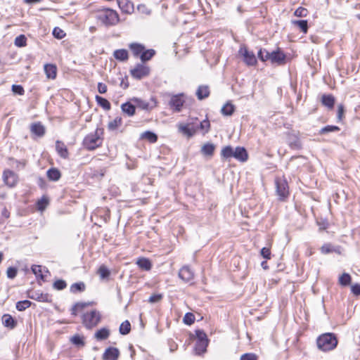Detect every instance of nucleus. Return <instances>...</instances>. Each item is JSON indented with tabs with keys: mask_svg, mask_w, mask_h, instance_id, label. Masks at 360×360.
Here are the masks:
<instances>
[{
	"mask_svg": "<svg viewBox=\"0 0 360 360\" xmlns=\"http://www.w3.org/2000/svg\"><path fill=\"white\" fill-rule=\"evenodd\" d=\"M352 292L356 296H360V284L355 283L351 286Z\"/></svg>",
	"mask_w": 360,
	"mask_h": 360,
	"instance_id": "61",
	"label": "nucleus"
},
{
	"mask_svg": "<svg viewBox=\"0 0 360 360\" xmlns=\"http://www.w3.org/2000/svg\"><path fill=\"white\" fill-rule=\"evenodd\" d=\"M12 90L15 94L18 95H23L25 92L24 89L21 85L13 84L12 86Z\"/></svg>",
	"mask_w": 360,
	"mask_h": 360,
	"instance_id": "59",
	"label": "nucleus"
},
{
	"mask_svg": "<svg viewBox=\"0 0 360 360\" xmlns=\"http://www.w3.org/2000/svg\"><path fill=\"white\" fill-rule=\"evenodd\" d=\"M352 282V276L348 273H343L338 278V283L341 286H347Z\"/></svg>",
	"mask_w": 360,
	"mask_h": 360,
	"instance_id": "36",
	"label": "nucleus"
},
{
	"mask_svg": "<svg viewBox=\"0 0 360 360\" xmlns=\"http://www.w3.org/2000/svg\"><path fill=\"white\" fill-rule=\"evenodd\" d=\"M96 101L97 103L103 108L105 110H110L111 105L110 103L105 98H103L100 96H96Z\"/></svg>",
	"mask_w": 360,
	"mask_h": 360,
	"instance_id": "39",
	"label": "nucleus"
},
{
	"mask_svg": "<svg viewBox=\"0 0 360 360\" xmlns=\"http://www.w3.org/2000/svg\"><path fill=\"white\" fill-rule=\"evenodd\" d=\"M18 274V269L15 267L10 266L7 269L6 275L8 278L13 279Z\"/></svg>",
	"mask_w": 360,
	"mask_h": 360,
	"instance_id": "57",
	"label": "nucleus"
},
{
	"mask_svg": "<svg viewBox=\"0 0 360 360\" xmlns=\"http://www.w3.org/2000/svg\"><path fill=\"white\" fill-rule=\"evenodd\" d=\"M288 146L291 149L300 150L302 148V143L297 134L288 133Z\"/></svg>",
	"mask_w": 360,
	"mask_h": 360,
	"instance_id": "16",
	"label": "nucleus"
},
{
	"mask_svg": "<svg viewBox=\"0 0 360 360\" xmlns=\"http://www.w3.org/2000/svg\"><path fill=\"white\" fill-rule=\"evenodd\" d=\"M56 150L59 156L63 159H67L69 156L68 150L65 144L60 141H56Z\"/></svg>",
	"mask_w": 360,
	"mask_h": 360,
	"instance_id": "19",
	"label": "nucleus"
},
{
	"mask_svg": "<svg viewBox=\"0 0 360 360\" xmlns=\"http://www.w3.org/2000/svg\"><path fill=\"white\" fill-rule=\"evenodd\" d=\"M276 191L281 201H285L289 196V186L284 175L275 179Z\"/></svg>",
	"mask_w": 360,
	"mask_h": 360,
	"instance_id": "6",
	"label": "nucleus"
},
{
	"mask_svg": "<svg viewBox=\"0 0 360 360\" xmlns=\"http://www.w3.org/2000/svg\"><path fill=\"white\" fill-rule=\"evenodd\" d=\"M53 288L58 290H62L67 287V283L64 280L59 279L53 284Z\"/></svg>",
	"mask_w": 360,
	"mask_h": 360,
	"instance_id": "53",
	"label": "nucleus"
},
{
	"mask_svg": "<svg viewBox=\"0 0 360 360\" xmlns=\"http://www.w3.org/2000/svg\"><path fill=\"white\" fill-rule=\"evenodd\" d=\"M179 133L191 138L198 131V126L194 122V118H189L187 122H179L176 124Z\"/></svg>",
	"mask_w": 360,
	"mask_h": 360,
	"instance_id": "7",
	"label": "nucleus"
},
{
	"mask_svg": "<svg viewBox=\"0 0 360 360\" xmlns=\"http://www.w3.org/2000/svg\"><path fill=\"white\" fill-rule=\"evenodd\" d=\"M47 177L51 181H58L61 176L60 172L57 168H51L46 172Z\"/></svg>",
	"mask_w": 360,
	"mask_h": 360,
	"instance_id": "32",
	"label": "nucleus"
},
{
	"mask_svg": "<svg viewBox=\"0 0 360 360\" xmlns=\"http://www.w3.org/2000/svg\"><path fill=\"white\" fill-rule=\"evenodd\" d=\"M321 252L327 255L335 251L334 247L330 243H324L320 248Z\"/></svg>",
	"mask_w": 360,
	"mask_h": 360,
	"instance_id": "49",
	"label": "nucleus"
},
{
	"mask_svg": "<svg viewBox=\"0 0 360 360\" xmlns=\"http://www.w3.org/2000/svg\"><path fill=\"white\" fill-rule=\"evenodd\" d=\"M44 71L48 78L53 79L56 77L57 68L56 65L46 64L44 65Z\"/></svg>",
	"mask_w": 360,
	"mask_h": 360,
	"instance_id": "31",
	"label": "nucleus"
},
{
	"mask_svg": "<svg viewBox=\"0 0 360 360\" xmlns=\"http://www.w3.org/2000/svg\"><path fill=\"white\" fill-rule=\"evenodd\" d=\"M185 103V95L184 94H178L172 95L169 101L170 108L176 112H181L184 104Z\"/></svg>",
	"mask_w": 360,
	"mask_h": 360,
	"instance_id": "10",
	"label": "nucleus"
},
{
	"mask_svg": "<svg viewBox=\"0 0 360 360\" xmlns=\"http://www.w3.org/2000/svg\"><path fill=\"white\" fill-rule=\"evenodd\" d=\"M309 11L306 8L300 6L294 12V15L299 18L307 17Z\"/></svg>",
	"mask_w": 360,
	"mask_h": 360,
	"instance_id": "50",
	"label": "nucleus"
},
{
	"mask_svg": "<svg viewBox=\"0 0 360 360\" xmlns=\"http://www.w3.org/2000/svg\"><path fill=\"white\" fill-rule=\"evenodd\" d=\"M96 18L98 22L106 27L115 26L120 21L118 13L109 8L98 10Z\"/></svg>",
	"mask_w": 360,
	"mask_h": 360,
	"instance_id": "1",
	"label": "nucleus"
},
{
	"mask_svg": "<svg viewBox=\"0 0 360 360\" xmlns=\"http://www.w3.org/2000/svg\"><path fill=\"white\" fill-rule=\"evenodd\" d=\"M30 297L32 300L44 302H49L51 300V297L48 293H42L39 292H32Z\"/></svg>",
	"mask_w": 360,
	"mask_h": 360,
	"instance_id": "26",
	"label": "nucleus"
},
{
	"mask_svg": "<svg viewBox=\"0 0 360 360\" xmlns=\"http://www.w3.org/2000/svg\"><path fill=\"white\" fill-rule=\"evenodd\" d=\"M317 225H318L320 231L326 230L329 226V224H328V221L326 219L317 221Z\"/></svg>",
	"mask_w": 360,
	"mask_h": 360,
	"instance_id": "60",
	"label": "nucleus"
},
{
	"mask_svg": "<svg viewBox=\"0 0 360 360\" xmlns=\"http://www.w3.org/2000/svg\"><path fill=\"white\" fill-rule=\"evenodd\" d=\"M122 119L121 117H115L112 121H110L108 124L109 130H115L117 127L122 125Z\"/></svg>",
	"mask_w": 360,
	"mask_h": 360,
	"instance_id": "42",
	"label": "nucleus"
},
{
	"mask_svg": "<svg viewBox=\"0 0 360 360\" xmlns=\"http://www.w3.org/2000/svg\"><path fill=\"white\" fill-rule=\"evenodd\" d=\"M8 165L15 169L16 170H20L25 167L27 165L26 160H16L13 158H8Z\"/></svg>",
	"mask_w": 360,
	"mask_h": 360,
	"instance_id": "24",
	"label": "nucleus"
},
{
	"mask_svg": "<svg viewBox=\"0 0 360 360\" xmlns=\"http://www.w3.org/2000/svg\"><path fill=\"white\" fill-rule=\"evenodd\" d=\"M18 175L11 170L6 169L3 173V180L9 187H13L18 182Z\"/></svg>",
	"mask_w": 360,
	"mask_h": 360,
	"instance_id": "13",
	"label": "nucleus"
},
{
	"mask_svg": "<svg viewBox=\"0 0 360 360\" xmlns=\"http://www.w3.org/2000/svg\"><path fill=\"white\" fill-rule=\"evenodd\" d=\"M269 60L271 63H276L280 65H284L286 63V55L280 48H278L271 53L265 51V57L261 56V60L265 62Z\"/></svg>",
	"mask_w": 360,
	"mask_h": 360,
	"instance_id": "8",
	"label": "nucleus"
},
{
	"mask_svg": "<svg viewBox=\"0 0 360 360\" xmlns=\"http://www.w3.org/2000/svg\"><path fill=\"white\" fill-rule=\"evenodd\" d=\"M142 139H147L150 143H155L158 140V136L150 131H146L145 132H143L142 134H141V136Z\"/></svg>",
	"mask_w": 360,
	"mask_h": 360,
	"instance_id": "40",
	"label": "nucleus"
},
{
	"mask_svg": "<svg viewBox=\"0 0 360 360\" xmlns=\"http://www.w3.org/2000/svg\"><path fill=\"white\" fill-rule=\"evenodd\" d=\"M101 321V314L96 309L86 311L82 316V322L87 329L96 327Z\"/></svg>",
	"mask_w": 360,
	"mask_h": 360,
	"instance_id": "4",
	"label": "nucleus"
},
{
	"mask_svg": "<svg viewBox=\"0 0 360 360\" xmlns=\"http://www.w3.org/2000/svg\"><path fill=\"white\" fill-rule=\"evenodd\" d=\"M102 134L101 129H96L94 133L87 134L83 140V146L88 150H93L100 147L103 142Z\"/></svg>",
	"mask_w": 360,
	"mask_h": 360,
	"instance_id": "3",
	"label": "nucleus"
},
{
	"mask_svg": "<svg viewBox=\"0 0 360 360\" xmlns=\"http://www.w3.org/2000/svg\"><path fill=\"white\" fill-rule=\"evenodd\" d=\"M131 330V324L129 321L126 320L122 322L120 326V333L122 335H127Z\"/></svg>",
	"mask_w": 360,
	"mask_h": 360,
	"instance_id": "45",
	"label": "nucleus"
},
{
	"mask_svg": "<svg viewBox=\"0 0 360 360\" xmlns=\"http://www.w3.org/2000/svg\"><path fill=\"white\" fill-rule=\"evenodd\" d=\"M85 284L84 282L75 283L71 285L70 290L72 293L82 292L85 290Z\"/></svg>",
	"mask_w": 360,
	"mask_h": 360,
	"instance_id": "38",
	"label": "nucleus"
},
{
	"mask_svg": "<svg viewBox=\"0 0 360 360\" xmlns=\"http://www.w3.org/2000/svg\"><path fill=\"white\" fill-rule=\"evenodd\" d=\"M110 335V330L108 328H103L97 330L94 335L97 340H106Z\"/></svg>",
	"mask_w": 360,
	"mask_h": 360,
	"instance_id": "35",
	"label": "nucleus"
},
{
	"mask_svg": "<svg viewBox=\"0 0 360 360\" xmlns=\"http://www.w3.org/2000/svg\"><path fill=\"white\" fill-rule=\"evenodd\" d=\"M32 273L37 277L40 278L41 280H44L46 275L43 274L42 266L40 265H32Z\"/></svg>",
	"mask_w": 360,
	"mask_h": 360,
	"instance_id": "43",
	"label": "nucleus"
},
{
	"mask_svg": "<svg viewBox=\"0 0 360 360\" xmlns=\"http://www.w3.org/2000/svg\"><path fill=\"white\" fill-rule=\"evenodd\" d=\"M162 296L160 294L153 295L149 297L148 302L151 303L158 302L162 299Z\"/></svg>",
	"mask_w": 360,
	"mask_h": 360,
	"instance_id": "63",
	"label": "nucleus"
},
{
	"mask_svg": "<svg viewBox=\"0 0 360 360\" xmlns=\"http://www.w3.org/2000/svg\"><path fill=\"white\" fill-rule=\"evenodd\" d=\"M321 101L323 105L331 110L334 107L335 99L332 94H323L321 96Z\"/></svg>",
	"mask_w": 360,
	"mask_h": 360,
	"instance_id": "22",
	"label": "nucleus"
},
{
	"mask_svg": "<svg viewBox=\"0 0 360 360\" xmlns=\"http://www.w3.org/2000/svg\"><path fill=\"white\" fill-rule=\"evenodd\" d=\"M2 321L6 327L11 329H13L17 325V321L11 315L8 314L3 315Z\"/></svg>",
	"mask_w": 360,
	"mask_h": 360,
	"instance_id": "27",
	"label": "nucleus"
},
{
	"mask_svg": "<svg viewBox=\"0 0 360 360\" xmlns=\"http://www.w3.org/2000/svg\"><path fill=\"white\" fill-rule=\"evenodd\" d=\"M129 48L132 51L133 55L135 57H140L141 54H142L145 49V46L143 44L139 43H131L129 45Z\"/></svg>",
	"mask_w": 360,
	"mask_h": 360,
	"instance_id": "28",
	"label": "nucleus"
},
{
	"mask_svg": "<svg viewBox=\"0 0 360 360\" xmlns=\"http://www.w3.org/2000/svg\"><path fill=\"white\" fill-rule=\"evenodd\" d=\"M132 101L135 103V105L138 108L143 109V110H148L149 109V103L139 98H133L131 99Z\"/></svg>",
	"mask_w": 360,
	"mask_h": 360,
	"instance_id": "44",
	"label": "nucleus"
},
{
	"mask_svg": "<svg viewBox=\"0 0 360 360\" xmlns=\"http://www.w3.org/2000/svg\"><path fill=\"white\" fill-rule=\"evenodd\" d=\"M345 117V107L342 104L338 106L337 119L338 122H342Z\"/></svg>",
	"mask_w": 360,
	"mask_h": 360,
	"instance_id": "55",
	"label": "nucleus"
},
{
	"mask_svg": "<svg viewBox=\"0 0 360 360\" xmlns=\"http://www.w3.org/2000/svg\"><path fill=\"white\" fill-rule=\"evenodd\" d=\"M155 54V51L154 49H144L142 54L140 56V59L142 63H145L149 60H150Z\"/></svg>",
	"mask_w": 360,
	"mask_h": 360,
	"instance_id": "37",
	"label": "nucleus"
},
{
	"mask_svg": "<svg viewBox=\"0 0 360 360\" xmlns=\"http://www.w3.org/2000/svg\"><path fill=\"white\" fill-rule=\"evenodd\" d=\"M179 277L185 282H189L193 280L194 274L188 266H184L180 269Z\"/></svg>",
	"mask_w": 360,
	"mask_h": 360,
	"instance_id": "15",
	"label": "nucleus"
},
{
	"mask_svg": "<svg viewBox=\"0 0 360 360\" xmlns=\"http://www.w3.org/2000/svg\"><path fill=\"white\" fill-rule=\"evenodd\" d=\"M119 8L121 11L127 14H130L134 11V4L129 0H117Z\"/></svg>",
	"mask_w": 360,
	"mask_h": 360,
	"instance_id": "17",
	"label": "nucleus"
},
{
	"mask_svg": "<svg viewBox=\"0 0 360 360\" xmlns=\"http://www.w3.org/2000/svg\"><path fill=\"white\" fill-rule=\"evenodd\" d=\"M113 56L119 61H127L129 58V53L126 49H117L113 52Z\"/></svg>",
	"mask_w": 360,
	"mask_h": 360,
	"instance_id": "29",
	"label": "nucleus"
},
{
	"mask_svg": "<svg viewBox=\"0 0 360 360\" xmlns=\"http://www.w3.org/2000/svg\"><path fill=\"white\" fill-rule=\"evenodd\" d=\"M272 239H271L269 242V246L264 247L261 250V255L266 259H270L271 257V248L272 246Z\"/></svg>",
	"mask_w": 360,
	"mask_h": 360,
	"instance_id": "41",
	"label": "nucleus"
},
{
	"mask_svg": "<svg viewBox=\"0 0 360 360\" xmlns=\"http://www.w3.org/2000/svg\"><path fill=\"white\" fill-rule=\"evenodd\" d=\"M72 344L78 346V347H83L84 346V341L83 340V338L81 337L79 335H75L72 336L70 339Z\"/></svg>",
	"mask_w": 360,
	"mask_h": 360,
	"instance_id": "51",
	"label": "nucleus"
},
{
	"mask_svg": "<svg viewBox=\"0 0 360 360\" xmlns=\"http://www.w3.org/2000/svg\"><path fill=\"white\" fill-rule=\"evenodd\" d=\"M234 158L236 160L244 162L248 159V153L245 148L236 147L233 148L231 146H226V158Z\"/></svg>",
	"mask_w": 360,
	"mask_h": 360,
	"instance_id": "9",
	"label": "nucleus"
},
{
	"mask_svg": "<svg viewBox=\"0 0 360 360\" xmlns=\"http://www.w3.org/2000/svg\"><path fill=\"white\" fill-rule=\"evenodd\" d=\"M108 87L106 84L99 82L98 84V91L100 94H105L107 91Z\"/></svg>",
	"mask_w": 360,
	"mask_h": 360,
	"instance_id": "64",
	"label": "nucleus"
},
{
	"mask_svg": "<svg viewBox=\"0 0 360 360\" xmlns=\"http://www.w3.org/2000/svg\"><path fill=\"white\" fill-rule=\"evenodd\" d=\"M121 110L124 115L132 117L136 113V105L128 101L121 105Z\"/></svg>",
	"mask_w": 360,
	"mask_h": 360,
	"instance_id": "20",
	"label": "nucleus"
},
{
	"mask_svg": "<svg viewBox=\"0 0 360 360\" xmlns=\"http://www.w3.org/2000/svg\"><path fill=\"white\" fill-rule=\"evenodd\" d=\"M239 55L243 57L244 63L247 65H255L257 64V58L252 51H250L247 46L243 45L240 47L238 51Z\"/></svg>",
	"mask_w": 360,
	"mask_h": 360,
	"instance_id": "11",
	"label": "nucleus"
},
{
	"mask_svg": "<svg viewBox=\"0 0 360 360\" xmlns=\"http://www.w3.org/2000/svg\"><path fill=\"white\" fill-rule=\"evenodd\" d=\"M98 274L101 278H106L110 276V273L109 269L105 265H101L98 270Z\"/></svg>",
	"mask_w": 360,
	"mask_h": 360,
	"instance_id": "52",
	"label": "nucleus"
},
{
	"mask_svg": "<svg viewBox=\"0 0 360 360\" xmlns=\"http://www.w3.org/2000/svg\"><path fill=\"white\" fill-rule=\"evenodd\" d=\"M130 74L134 79H141L150 74V68L143 63H138L133 69H131Z\"/></svg>",
	"mask_w": 360,
	"mask_h": 360,
	"instance_id": "12",
	"label": "nucleus"
},
{
	"mask_svg": "<svg viewBox=\"0 0 360 360\" xmlns=\"http://www.w3.org/2000/svg\"><path fill=\"white\" fill-rule=\"evenodd\" d=\"M292 23L297 26L304 34L307 33L309 27L307 20H292Z\"/></svg>",
	"mask_w": 360,
	"mask_h": 360,
	"instance_id": "34",
	"label": "nucleus"
},
{
	"mask_svg": "<svg viewBox=\"0 0 360 360\" xmlns=\"http://www.w3.org/2000/svg\"><path fill=\"white\" fill-rule=\"evenodd\" d=\"M340 130V129L338 126L327 125L320 129L319 134L322 135L329 132L339 131Z\"/></svg>",
	"mask_w": 360,
	"mask_h": 360,
	"instance_id": "46",
	"label": "nucleus"
},
{
	"mask_svg": "<svg viewBox=\"0 0 360 360\" xmlns=\"http://www.w3.org/2000/svg\"><path fill=\"white\" fill-rule=\"evenodd\" d=\"M90 304L89 302H77L71 308V314L74 316H77L78 312L84 309Z\"/></svg>",
	"mask_w": 360,
	"mask_h": 360,
	"instance_id": "33",
	"label": "nucleus"
},
{
	"mask_svg": "<svg viewBox=\"0 0 360 360\" xmlns=\"http://www.w3.org/2000/svg\"><path fill=\"white\" fill-rule=\"evenodd\" d=\"M210 88L207 85H200L196 90L195 95L199 100H203L210 96Z\"/></svg>",
	"mask_w": 360,
	"mask_h": 360,
	"instance_id": "23",
	"label": "nucleus"
},
{
	"mask_svg": "<svg viewBox=\"0 0 360 360\" xmlns=\"http://www.w3.org/2000/svg\"><path fill=\"white\" fill-rule=\"evenodd\" d=\"M30 131L37 136L42 137L45 134L46 129L41 122H34L31 124Z\"/></svg>",
	"mask_w": 360,
	"mask_h": 360,
	"instance_id": "18",
	"label": "nucleus"
},
{
	"mask_svg": "<svg viewBox=\"0 0 360 360\" xmlns=\"http://www.w3.org/2000/svg\"><path fill=\"white\" fill-rule=\"evenodd\" d=\"M183 321L185 324L188 326L193 324L195 321L194 314L191 312L186 313L183 319Z\"/></svg>",
	"mask_w": 360,
	"mask_h": 360,
	"instance_id": "54",
	"label": "nucleus"
},
{
	"mask_svg": "<svg viewBox=\"0 0 360 360\" xmlns=\"http://www.w3.org/2000/svg\"><path fill=\"white\" fill-rule=\"evenodd\" d=\"M194 122L198 126V131H201L203 134L208 132L210 127V123L208 120L206 119L202 121H199L198 118H194Z\"/></svg>",
	"mask_w": 360,
	"mask_h": 360,
	"instance_id": "25",
	"label": "nucleus"
},
{
	"mask_svg": "<svg viewBox=\"0 0 360 360\" xmlns=\"http://www.w3.org/2000/svg\"><path fill=\"white\" fill-rule=\"evenodd\" d=\"M32 302L29 300L19 301L16 303V309L20 311H22L31 306Z\"/></svg>",
	"mask_w": 360,
	"mask_h": 360,
	"instance_id": "47",
	"label": "nucleus"
},
{
	"mask_svg": "<svg viewBox=\"0 0 360 360\" xmlns=\"http://www.w3.org/2000/svg\"><path fill=\"white\" fill-rule=\"evenodd\" d=\"M53 34L56 38L59 39H63L65 35L64 32L59 27H55L53 29Z\"/></svg>",
	"mask_w": 360,
	"mask_h": 360,
	"instance_id": "58",
	"label": "nucleus"
},
{
	"mask_svg": "<svg viewBox=\"0 0 360 360\" xmlns=\"http://www.w3.org/2000/svg\"><path fill=\"white\" fill-rule=\"evenodd\" d=\"M136 264L141 269L144 271H150L152 268L151 262L145 257L139 258L136 262Z\"/></svg>",
	"mask_w": 360,
	"mask_h": 360,
	"instance_id": "30",
	"label": "nucleus"
},
{
	"mask_svg": "<svg viewBox=\"0 0 360 360\" xmlns=\"http://www.w3.org/2000/svg\"><path fill=\"white\" fill-rule=\"evenodd\" d=\"M338 344V340L335 333H325L316 339V345L319 350L328 352L335 349Z\"/></svg>",
	"mask_w": 360,
	"mask_h": 360,
	"instance_id": "2",
	"label": "nucleus"
},
{
	"mask_svg": "<svg viewBox=\"0 0 360 360\" xmlns=\"http://www.w3.org/2000/svg\"><path fill=\"white\" fill-rule=\"evenodd\" d=\"M27 38L25 35L21 34L15 39L14 44L18 47H23L26 46Z\"/></svg>",
	"mask_w": 360,
	"mask_h": 360,
	"instance_id": "48",
	"label": "nucleus"
},
{
	"mask_svg": "<svg viewBox=\"0 0 360 360\" xmlns=\"http://www.w3.org/2000/svg\"><path fill=\"white\" fill-rule=\"evenodd\" d=\"M215 146L214 144L210 143H207L204 144L200 150V153L202 155L207 159H210L214 152Z\"/></svg>",
	"mask_w": 360,
	"mask_h": 360,
	"instance_id": "21",
	"label": "nucleus"
},
{
	"mask_svg": "<svg viewBox=\"0 0 360 360\" xmlns=\"http://www.w3.org/2000/svg\"><path fill=\"white\" fill-rule=\"evenodd\" d=\"M195 344L194 351L195 354L201 355L207 351V347L209 344V340L207 334L203 330L197 329L195 330Z\"/></svg>",
	"mask_w": 360,
	"mask_h": 360,
	"instance_id": "5",
	"label": "nucleus"
},
{
	"mask_svg": "<svg viewBox=\"0 0 360 360\" xmlns=\"http://www.w3.org/2000/svg\"><path fill=\"white\" fill-rule=\"evenodd\" d=\"M259 356L255 353H245L240 356V360H258Z\"/></svg>",
	"mask_w": 360,
	"mask_h": 360,
	"instance_id": "56",
	"label": "nucleus"
},
{
	"mask_svg": "<svg viewBox=\"0 0 360 360\" xmlns=\"http://www.w3.org/2000/svg\"><path fill=\"white\" fill-rule=\"evenodd\" d=\"M48 204V200L46 198H41L40 200L38 201L37 202V205H38V209L39 210H43L45 209L46 206Z\"/></svg>",
	"mask_w": 360,
	"mask_h": 360,
	"instance_id": "62",
	"label": "nucleus"
},
{
	"mask_svg": "<svg viewBox=\"0 0 360 360\" xmlns=\"http://www.w3.org/2000/svg\"><path fill=\"white\" fill-rule=\"evenodd\" d=\"M120 356V351L116 347H110L103 354V360H117Z\"/></svg>",
	"mask_w": 360,
	"mask_h": 360,
	"instance_id": "14",
	"label": "nucleus"
}]
</instances>
